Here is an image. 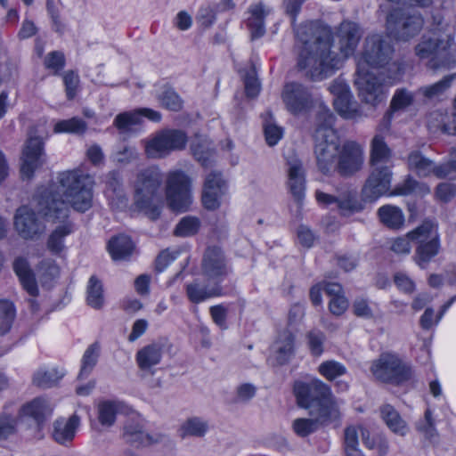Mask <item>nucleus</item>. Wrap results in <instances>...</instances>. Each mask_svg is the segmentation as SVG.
<instances>
[{
    "label": "nucleus",
    "instance_id": "15",
    "mask_svg": "<svg viewBox=\"0 0 456 456\" xmlns=\"http://www.w3.org/2000/svg\"><path fill=\"white\" fill-rule=\"evenodd\" d=\"M281 98L287 110L292 114L305 112L317 102L311 89L298 82L285 84Z\"/></svg>",
    "mask_w": 456,
    "mask_h": 456
},
{
    "label": "nucleus",
    "instance_id": "47",
    "mask_svg": "<svg viewBox=\"0 0 456 456\" xmlns=\"http://www.w3.org/2000/svg\"><path fill=\"white\" fill-rule=\"evenodd\" d=\"M142 123V115L136 110L125 111L116 116L113 125L120 133L129 132L134 126Z\"/></svg>",
    "mask_w": 456,
    "mask_h": 456
},
{
    "label": "nucleus",
    "instance_id": "26",
    "mask_svg": "<svg viewBox=\"0 0 456 456\" xmlns=\"http://www.w3.org/2000/svg\"><path fill=\"white\" fill-rule=\"evenodd\" d=\"M190 149L194 159L204 168L212 167L215 162V149L208 137L195 134L191 139Z\"/></svg>",
    "mask_w": 456,
    "mask_h": 456
},
{
    "label": "nucleus",
    "instance_id": "22",
    "mask_svg": "<svg viewBox=\"0 0 456 456\" xmlns=\"http://www.w3.org/2000/svg\"><path fill=\"white\" fill-rule=\"evenodd\" d=\"M45 162L44 142L40 137H30L23 150V159L20 167L22 177L30 179L34 172Z\"/></svg>",
    "mask_w": 456,
    "mask_h": 456
},
{
    "label": "nucleus",
    "instance_id": "48",
    "mask_svg": "<svg viewBox=\"0 0 456 456\" xmlns=\"http://www.w3.org/2000/svg\"><path fill=\"white\" fill-rule=\"evenodd\" d=\"M86 301L90 306L95 309H100L103 305L102 283L94 275L91 276L88 281Z\"/></svg>",
    "mask_w": 456,
    "mask_h": 456
},
{
    "label": "nucleus",
    "instance_id": "1",
    "mask_svg": "<svg viewBox=\"0 0 456 456\" xmlns=\"http://www.w3.org/2000/svg\"><path fill=\"white\" fill-rule=\"evenodd\" d=\"M297 40L303 47L297 57V67L311 81H321L338 69L344 60L352 55L362 33L359 26L351 21L342 22L336 37L339 53L331 51L332 33L330 28L307 21L294 28Z\"/></svg>",
    "mask_w": 456,
    "mask_h": 456
},
{
    "label": "nucleus",
    "instance_id": "63",
    "mask_svg": "<svg viewBox=\"0 0 456 456\" xmlns=\"http://www.w3.org/2000/svg\"><path fill=\"white\" fill-rule=\"evenodd\" d=\"M245 92L248 97L255 98L260 91V84L256 77L254 69L247 72L244 76Z\"/></svg>",
    "mask_w": 456,
    "mask_h": 456
},
{
    "label": "nucleus",
    "instance_id": "13",
    "mask_svg": "<svg viewBox=\"0 0 456 456\" xmlns=\"http://www.w3.org/2000/svg\"><path fill=\"white\" fill-rule=\"evenodd\" d=\"M362 102L371 106L382 102L386 96L384 78L368 71L358 62L357 77L354 81Z\"/></svg>",
    "mask_w": 456,
    "mask_h": 456
},
{
    "label": "nucleus",
    "instance_id": "33",
    "mask_svg": "<svg viewBox=\"0 0 456 456\" xmlns=\"http://www.w3.org/2000/svg\"><path fill=\"white\" fill-rule=\"evenodd\" d=\"M186 294L191 302L199 304L208 298L221 296L223 294V289L217 282H215V284L210 287H202L195 281L186 285Z\"/></svg>",
    "mask_w": 456,
    "mask_h": 456
},
{
    "label": "nucleus",
    "instance_id": "24",
    "mask_svg": "<svg viewBox=\"0 0 456 456\" xmlns=\"http://www.w3.org/2000/svg\"><path fill=\"white\" fill-rule=\"evenodd\" d=\"M333 414L334 411H322V414H310L312 418L296 419L292 422V430L297 436L305 438L315 433L320 428L339 419V417H335Z\"/></svg>",
    "mask_w": 456,
    "mask_h": 456
},
{
    "label": "nucleus",
    "instance_id": "50",
    "mask_svg": "<svg viewBox=\"0 0 456 456\" xmlns=\"http://www.w3.org/2000/svg\"><path fill=\"white\" fill-rule=\"evenodd\" d=\"M62 377L63 373H60L55 369L49 370H38L35 372L32 382L36 387L45 389L55 386Z\"/></svg>",
    "mask_w": 456,
    "mask_h": 456
},
{
    "label": "nucleus",
    "instance_id": "57",
    "mask_svg": "<svg viewBox=\"0 0 456 456\" xmlns=\"http://www.w3.org/2000/svg\"><path fill=\"white\" fill-rule=\"evenodd\" d=\"M17 420L7 414L0 416V441L6 440L16 433Z\"/></svg>",
    "mask_w": 456,
    "mask_h": 456
},
{
    "label": "nucleus",
    "instance_id": "3",
    "mask_svg": "<svg viewBox=\"0 0 456 456\" xmlns=\"http://www.w3.org/2000/svg\"><path fill=\"white\" fill-rule=\"evenodd\" d=\"M37 211L47 221L60 224L47 240L48 249L53 254H59L64 248L63 238L73 231V224L68 220L69 208L61 199L45 192L37 200Z\"/></svg>",
    "mask_w": 456,
    "mask_h": 456
},
{
    "label": "nucleus",
    "instance_id": "31",
    "mask_svg": "<svg viewBox=\"0 0 456 456\" xmlns=\"http://www.w3.org/2000/svg\"><path fill=\"white\" fill-rule=\"evenodd\" d=\"M209 429L208 421L198 416L187 418L179 427L178 435L182 439L186 437H204Z\"/></svg>",
    "mask_w": 456,
    "mask_h": 456
},
{
    "label": "nucleus",
    "instance_id": "12",
    "mask_svg": "<svg viewBox=\"0 0 456 456\" xmlns=\"http://www.w3.org/2000/svg\"><path fill=\"white\" fill-rule=\"evenodd\" d=\"M323 136L318 133L314 135L315 142L314 154L318 169L324 175L335 170L338 153L340 151V140L337 132H329Z\"/></svg>",
    "mask_w": 456,
    "mask_h": 456
},
{
    "label": "nucleus",
    "instance_id": "2",
    "mask_svg": "<svg viewBox=\"0 0 456 456\" xmlns=\"http://www.w3.org/2000/svg\"><path fill=\"white\" fill-rule=\"evenodd\" d=\"M57 181L58 190L65 197V200H62L66 204L79 212H85L92 207L94 185L92 175L81 169L67 170L58 174Z\"/></svg>",
    "mask_w": 456,
    "mask_h": 456
},
{
    "label": "nucleus",
    "instance_id": "36",
    "mask_svg": "<svg viewBox=\"0 0 456 456\" xmlns=\"http://www.w3.org/2000/svg\"><path fill=\"white\" fill-rule=\"evenodd\" d=\"M134 248V245L131 239L123 234L113 237L108 243L109 252L114 260L127 259Z\"/></svg>",
    "mask_w": 456,
    "mask_h": 456
},
{
    "label": "nucleus",
    "instance_id": "62",
    "mask_svg": "<svg viewBox=\"0 0 456 456\" xmlns=\"http://www.w3.org/2000/svg\"><path fill=\"white\" fill-rule=\"evenodd\" d=\"M45 65L47 69H53L54 74H57L65 65V56L59 51L51 52L45 59Z\"/></svg>",
    "mask_w": 456,
    "mask_h": 456
},
{
    "label": "nucleus",
    "instance_id": "60",
    "mask_svg": "<svg viewBox=\"0 0 456 456\" xmlns=\"http://www.w3.org/2000/svg\"><path fill=\"white\" fill-rule=\"evenodd\" d=\"M46 11L52 20L53 28L58 34L62 35L64 32V24L61 19L60 10L53 0H46Z\"/></svg>",
    "mask_w": 456,
    "mask_h": 456
},
{
    "label": "nucleus",
    "instance_id": "41",
    "mask_svg": "<svg viewBox=\"0 0 456 456\" xmlns=\"http://www.w3.org/2000/svg\"><path fill=\"white\" fill-rule=\"evenodd\" d=\"M455 78L456 74L447 75L433 85L419 88V92L427 100L439 99L451 87Z\"/></svg>",
    "mask_w": 456,
    "mask_h": 456
},
{
    "label": "nucleus",
    "instance_id": "55",
    "mask_svg": "<svg viewBox=\"0 0 456 456\" xmlns=\"http://www.w3.org/2000/svg\"><path fill=\"white\" fill-rule=\"evenodd\" d=\"M200 221L194 216H185L177 224L174 234L179 237H188L198 232Z\"/></svg>",
    "mask_w": 456,
    "mask_h": 456
},
{
    "label": "nucleus",
    "instance_id": "42",
    "mask_svg": "<svg viewBox=\"0 0 456 456\" xmlns=\"http://www.w3.org/2000/svg\"><path fill=\"white\" fill-rule=\"evenodd\" d=\"M101 346L98 342L90 345L85 351L81 361V369L78 373L77 379H83L89 376L94 368L97 364L100 356Z\"/></svg>",
    "mask_w": 456,
    "mask_h": 456
},
{
    "label": "nucleus",
    "instance_id": "29",
    "mask_svg": "<svg viewBox=\"0 0 456 456\" xmlns=\"http://www.w3.org/2000/svg\"><path fill=\"white\" fill-rule=\"evenodd\" d=\"M294 341L295 336L289 329H284L279 332L273 347L279 365L287 363L293 355Z\"/></svg>",
    "mask_w": 456,
    "mask_h": 456
},
{
    "label": "nucleus",
    "instance_id": "37",
    "mask_svg": "<svg viewBox=\"0 0 456 456\" xmlns=\"http://www.w3.org/2000/svg\"><path fill=\"white\" fill-rule=\"evenodd\" d=\"M408 168L419 176H428L434 168V162L426 158L419 151H412L407 157Z\"/></svg>",
    "mask_w": 456,
    "mask_h": 456
},
{
    "label": "nucleus",
    "instance_id": "34",
    "mask_svg": "<svg viewBox=\"0 0 456 456\" xmlns=\"http://www.w3.org/2000/svg\"><path fill=\"white\" fill-rule=\"evenodd\" d=\"M382 419L389 429L399 436H405L409 430L408 425L399 412L391 404H385L380 408Z\"/></svg>",
    "mask_w": 456,
    "mask_h": 456
},
{
    "label": "nucleus",
    "instance_id": "19",
    "mask_svg": "<svg viewBox=\"0 0 456 456\" xmlns=\"http://www.w3.org/2000/svg\"><path fill=\"white\" fill-rule=\"evenodd\" d=\"M363 151L354 141L346 142L340 148L335 170L342 176H351L362 169Z\"/></svg>",
    "mask_w": 456,
    "mask_h": 456
},
{
    "label": "nucleus",
    "instance_id": "16",
    "mask_svg": "<svg viewBox=\"0 0 456 456\" xmlns=\"http://www.w3.org/2000/svg\"><path fill=\"white\" fill-rule=\"evenodd\" d=\"M315 197L317 201L324 206L336 203L342 216H350L363 209V204L359 200L357 191L349 188L342 190L337 196L316 191Z\"/></svg>",
    "mask_w": 456,
    "mask_h": 456
},
{
    "label": "nucleus",
    "instance_id": "49",
    "mask_svg": "<svg viewBox=\"0 0 456 456\" xmlns=\"http://www.w3.org/2000/svg\"><path fill=\"white\" fill-rule=\"evenodd\" d=\"M118 411V403L115 401H102L97 406L98 420L104 427H111L116 420Z\"/></svg>",
    "mask_w": 456,
    "mask_h": 456
},
{
    "label": "nucleus",
    "instance_id": "25",
    "mask_svg": "<svg viewBox=\"0 0 456 456\" xmlns=\"http://www.w3.org/2000/svg\"><path fill=\"white\" fill-rule=\"evenodd\" d=\"M79 425L80 418L77 414H72L68 419H56L53 424V440L61 445L71 444Z\"/></svg>",
    "mask_w": 456,
    "mask_h": 456
},
{
    "label": "nucleus",
    "instance_id": "40",
    "mask_svg": "<svg viewBox=\"0 0 456 456\" xmlns=\"http://www.w3.org/2000/svg\"><path fill=\"white\" fill-rule=\"evenodd\" d=\"M381 223L388 228L399 229L403 226L404 216L398 207L386 205L378 211Z\"/></svg>",
    "mask_w": 456,
    "mask_h": 456
},
{
    "label": "nucleus",
    "instance_id": "5",
    "mask_svg": "<svg viewBox=\"0 0 456 456\" xmlns=\"http://www.w3.org/2000/svg\"><path fill=\"white\" fill-rule=\"evenodd\" d=\"M419 60L429 59L428 66L433 70L451 69L456 65V49L453 38H439L436 33L424 34L414 47Z\"/></svg>",
    "mask_w": 456,
    "mask_h": 456
},
{
    "label": "nucleus",
    "instance_id": "21",
    "mask_svg": "<svg viewBox=\"0 0 456 456\" xmlns=\"http://www.w3.org/2000/svg\"><path fill=\"white\" fill-rule=\"evenodd\" d=\"M14 227L22 238L36 239L44 233L45 226L37 217L36 212L27 206L16 210L14 216Z\"/></svg>",
    "mask_w": 456,
    "mask_h": 456
},
{
    "label": "nucleus",
    "instance_id": "8",
    "mask_svg": "<svg viewBox=\"0 0 456 456\" xmlns=\"http://www.w3.org/2000/svg\"><path fill=\"white\" fill-rule=\"evenodd\" d=\"M423 24L420 14L395 8L387 17V33L395 41L408 42L420 32Z\"/></svg>",
    "mask_w": 456,
    "mask_h": 456
},
{
    "label": "nucleus",
    "instance_id": "46",
    "mask_svg": "<svg viewBox=\"0 0 456 456\" xmlns=\"http://www.w3.org/2000/svg\"><path fill=\"white\" fill-rule=\"evenodd\" d=\"M160 105L171 111H180L183 102L179 94L169 86H164L157 96Z\"/></svg>",
    "mask_w": 456,
    "mask_h": 456
},
{
    "label": "nucleus",
    "instance_id": "9",
    "mask_svg": "<svg viewBox=\"0 0 456 456\" xmlns=\"http://www.w3.org/2000/svg\"><path fill=\"white\" fill-rule=\"evenodd\" d=\"M187 141V134L183 130L164 129L144 142L145 154L151 159L165 158L172 151L183 150Z\"/></svg>",
    "mask_w": 456,
    "mask_h": 456
},
{
    "label": "nucleus",
    "instance_id": "32",
    "mask_svg": "<svg viewBox=\"0 0 456 456\" xmlns=\"http://www.w3.org/2000/svg\"><path fill=\"white\" fill-rule=\"evenodd\" d=\"M13 269L27 292L32 297L37 296V284L28 261L23 257L16 258L13 262Z\"/></svg>",
    "mask_w": 456,
    "mask_h": 456
},
{
    "label": "nucleus",
    "instance_id": "59",
    "mask_svg": "<svg viewBox=\"0 0 456 456\" xmlns=\"http://www.w3.org/2000/svg\"><path fill=\"white\" fill-rule=\"evenodd\" d=\"M417 429L423 433L428 439L436 436L437 433L435 427V420L432 416V411L429 409L426 410L424 420L417 425Z\"/></svg>",
    "mask_w": 456,
    "mask_h": 456
},
{
    "label": "nucleus",
    "instance_id": "23",
    "mask_svg": "<svg viewBox=\"0 0 456 456\" xmlns=\"http://www.w3.org/2000/svg\"><path fill=\"white\" fill-rule=\"evenodd\" d=\"M287 185L294 200L301 205L305 191V170L302 161L295 155L287 157Z\"/></svg>",
    "mask_w": 456,
    "mask_h": 456
},
{
    "label": "nucleus",
    "instance_id": "6",
    "mask_svg": "<svg viewBox=\"0 0 456 456\" xmlns=\"http://www.w3.org/2000/svg\"><path fill=\"white\" fill-rule=\"evenodd\" d=\"M408 237L417 244L413 259L422 269L438 255L441 244L438 227L436 223L427 220L408 232Z\"/></svg>",
    "mask_w": 456,
    "mask_h": 456
},
{
    "label": "nucleus",
    "instance_id": "27",
    "mask_svg": "<svg viewBox=\"0 0 456 456\" xmlns=\"http://www.w3.org/2000/svg\"><path fill=\"white\" fill-rule=\"evenodd\" d=\"M124 439L127 444L135 447H144L161 441L162 436L159 435L156 437L146 434L142 430V427L134 421H128L124 427Z\"/></svg>",
    "mask_w": 456,
    "mask_h": 456
},
{
    "label": "nucleus",
    "instance_id": "35",
    "mask_svg": "<svg viewBox=\"0 0 456 456\" xmlns=\"http://www.w3.org/2000/svg\"><path fill=\"white\" fill-rule=\"evenodd\" d=\"M161 356L162 346L158 344H151L137 352L136 361L141 370H149L159 363Z\"/></svg>",
    "mask_w": 456,
    "mask_h": 456
},
{
    "label": "nucleus",
    "instance_id": "64",
    "mask_svg": "<svg viewBox=\"0 0 456 456\" xmlns=\"http://www.w3.org/2000/svg\"><path fill=\"white\" fill-rule=\"evenodd\" d=\"M63 82L66 87V94L68 99H73L79 83L78 76L75 74L74 71L69 70L64 74Z\"/></svg>",
    "mask_w": 456,
    "mask_h": 456
},
{
    "label": "nucleus",
    "instance_id": "53",
    "mask_svg": "<svg viewBox=\"0 0 456 456\" xmlns=\"http://www.w3.org/2000/svg\"><path fill=\"white\" fill-rule=\"evenodd\" d=\"M86 129V122L78 118L61 120L54 126V132L56 133H72L81 134H84Z\"/></svg>",
    "mask_w": 456,
    "mask_h": 456
},
{
    "label": "nucleus",
    "instance_id": "20",
    "mask_svg": "<svg viewBox=\"0 0 456 456\" xmlns=\"http://www.w3.org/2000/svg\"><path fill=\"white\" fill-rule=\"evenodd\" d=\"M201 270L203 275L208 279L219 282L228 275L229 268L225 255L219 247H208L203 255L201 262Z\"/></svg>",
    "mask_w": 456,
    "mask_h": 456
},
{
    "label": "nucleus",
    "instance_id": "11",
    "mask_svg": "<svg viewBox=\"0 0 456 456\" xmlns=\"http://www.w3.org/2000/svg\"><path fill=\"white\" fill-rule=\"evenodd\" d=\"M163 175L156 167L141 170L134 182V205L137 208H147L159 191Z\"/></svg>",
    "mask_w": 456,
    "mask_h": 456
},
{
    "label": "nucleus",
    "instance_id": "18",
    "mask_svg": "<svg viewBox=\"0 0 456 456\" xmlns=\"http://www.w3.org/2000/svg\"><path fill=\"white\" fill-rule=\"evenodd\" d=\"M370 167L371 171L362 190V194L364 200L371 202L389 191L393 172L391 167Z\"/></svg>",
    "mask_w": 456,
    "mask_h": 456
},
{
    "label": "nucleus",
    "instance_id": "58",
    "mask_svg": "<svg viewBox=\"0 0 456 456\" xmlns=\"http://www.w3.org/2000/svg\"><path fill=\"white\" fill-rule=\"evenodd\" d=\"M307 338L311 354L320 356L323 352L325 335L321 331L313 330L307 334Z\"/></svg>",
    "mask_w": 456,
    "mask_h": 456
},
{
    "label": "nucleus",
    "instance_id": "54",
    "mask_svg": "<svg viewBox=\"0 0 456 456\" xmlns=\"http://www.w3.org/2000/svg\"><path fill=\"white\" fill-rule=\"evenodd\" d=\"M319 373L327 380L332 381L346 372V368L340 362L330 360L322 362L318 367Z\"/></svg>",
    "mask_w": 456,
    "mask_h": 456
},
{
    "label": "nucleus",
    "instance_id": "44",
    "mask_svg": "<svg viewBox=\"0 0 456 456\" xmlns=\"http://www.w3.org/2000/svg\"><path fill=\"white\" fill-rule=\"evenodd\" d=\"M362 427L348 426L344 429V452L346 456H363L359 448V433Z\"/></svg>",
    "mask_w": 456,
    "mask_h": 456
},
{
    "label": "nucleus",
    "instance_id": "61",
    "mask_svg": "<svg viewBox=\"0 0 456 456\" xmlns=\"http://www.w3.org/2000/svg\"><path fill=\"white\" fill-rule=\"evenodd\" d=\"M456 160L449 161L446 163H443L441 165L436 166L434 164V168L432 169L433 175H435L437 178L444 179H455L456 178Z\"/></svg>",
    "mask_w": 456,
    "mask_h": 456
},
{
    "label": "nucleus",
    "instance_id": "30",
    "mask_svg": "<svg viewBox=\"0 0 456 456\" xmlns=\"http://www.w3.org/2000/svg\"><path fill=\"white\" fill-rule=\"evenodd\" d=\"M20 412L24 416L31 417L40 425L52 414L53 407L46 398L37 397L24 404Z\"/></svg>",
    "mask_w": 456,
    "mask_h": 456
},
{
    "label": "nucleus",
    "instance_id": "39",
    "mask_svg": "<svg viewBox=\"0 0 456 456\" xmlns=\"http://www.w3.org/2000/svg\"><path fill=\"white\" fill-rule=\"evenodd\" d=\"M250 17L248 19V27L250 30V37L252 40L263 37L265 33V13L262 4L254 5L250 9Z\"/></svg>",
    "mask_w": 456,
    "mask_h": 456
},
{
    "label": "nucleus",
    "instance_id": "52",
    "mask_svg": "<svg viewBox=\"0 0 456 456\" xmlns=\"http://www.w3.org/2000/svg\"><path fill=\"white\" fill-rule=\"evenodd\" d=\"M105 192L108 197H122L123 194V178L118 171L112 170L104 176Z\"/></svg>",
    "mask_w": 456,
    "mask_h": 456
},
{
    "label": "nucleus",
    "instance_id": "4",
    "mask_svg": "<svg viewBox=\"0 0 456 456\" xmlns=\"http://www.w3.org/2000/svg\"><path fill=\"white\" fill-rule=\"evenodd\" d=\"M297 405L307 409L309 414H322L334 411L340 417V411L330 387L323 381L314 379L309 382L296 381L293 387Z\"/></svg>",
    "mask_w": 456,
    "mask_h": 456
},
{
    "label": "nucleus",
    "instance_id": "14",
    "mask_svg": "<svg viewBox=\"0 0 456 456\" xmlns=\"http://www.w3.org/2000/svg\"><path fill=\"white\" fill-rule=\"evenodd\" d=\"M394 49L391 44L381 35L374 34L365 38L362 59V67L383 68L392 59Z\"/></svg>",
    "mask_w": 456,
    "mask_h": 456
},
{
    "label": "nucleus",
    "instance_id": "17",
    "mask_svg": "<svg viewBox=\"0 0 456 456\" xmlns=\"http://www.w3.org/2000/svg\"><path fill=\"white\" fill-rule=\"evenodd\" d=\"M227 180L223 173L212 169L206 174L202 191V203L208 210H216L220 207V200L227 191Z\"/></svg>",
    "mask_w": 456,
    "mask_h": 456
},
{
    "label": "nucleus",
    "instance_id": "51",
    "mask_svg": "<svg viewBox=\"0 0 456 456\" xmlns=\"http://www.w3.org/2000/svg\"><path fill=\"white\" fill-rule=\"evenodd\" d=\"M16 316L13 304L8 300H0V334L10 331Z\"/></svg>",
    "mask_w": 456,
    "mask_h": 456
},
{
    "label": "nucleus",
    "instance_id": "38",
    "mask_svg": "<svg viewBox=\"0 0 456 456\" xmlns=\"http://www.w3.org/2000/svg\"><path fill=\"white\" fill-rule=\"evenodd\" d=\"M333 104L337 112L344 118L353 119L362 116L358 103L352 100L351 94L334 98Z\"/></svg>",
    "mask_w": 456,
    "mask_h": 456
},
{
    "label": "nucleus",
    "instance_id": "56",
    "mask_svg": "<svg viewBox=\"0 0 456 456\" xmlns=\"http://www.w3.org/2000/svg\"><path fill=\"white\" fill-rule=\"evenodd\" d=\"M264 133L267 144L269 146L275 145L282 137L283 130L272 120L265 119Z\"/></svg>",
    "mask_w": 456,
    "mask_h": 456
},
{
    "label": "nucleus",
    "instance_id": "45",
    "mask_svg": "<svg viewBox=\"0 0 456 456\" xmlns=\"http://www.w3.org/2000/svg\"><path fill=\"white\" fill-rule=\"evenodd\" d=\"M335 116L332 112L327 107L320 105L316 113L314 135H317L320 133L326 136L330 134L329 132H336L333 128Z\"/></svg>",
    "mask_w": 456,
    "mask_h": 456
},
{
    "label": "nucleus",
    "instance_id": "10",
    "mask_svg": "<svg viewBox=\"0 0 456 456\" xmlns=\"http://www.w3.org/2000/svg\"><path fill=\"white\" fill-rule=\"evenodd\" d=\"M166 196L173 211H186L191 202V178L181 170L171 171L167 175Z\"/></svg>",
    "mask_w": 456,
    "mask_h": 456
},
{
    "label": "nucleus",
    "instance_id": "7",
    "mask_svg": "<svg viewBox=\"0 0 456 456\" xmlns=\"http://www.w3.org/2000/svg\"><path fill=\"white\" fill-rule=\"evenodd\" d=\"M370 371L377 381L400 386L413 377L411 366L396 354L383 353L371 362Z\"/></svg>",
    "mask_w": 456,
    "mask_h": 456
},
{
    "label": "nucleus",
    "instance_id": "28",
    "mask_svg": "<svg viewBox=\"0 0 456 456\" xmlns=\"http://www.w3.org/2000/svg\"><path fill=\"white\" fill-rule=\"evenodd\" d=\"M370 167H393L392 150L379 134H375L370 142Z\"/></svg>",
    "mask_w": 456,
    "mask_h": 456
},
{
    "label": "nucleus",
    "instance_id": "43",
    "mask_svg": "<svg viewBox=\"0 0 456 456\" xmlns=\"http://www.w3.org/2000/svg\"><path fill=\"white\" fill-rule=\"evenodd\" d=\"M412 102L411 94L406 90H398L390 103V108L387 112L386 117L384 118L380 126H384V128L388 129L390 118L395 111H399L404 110L406 107L411 105Z\"/></svg>",
    "mask_w": 456,
    "mask_h": 456
}]
</instances>
